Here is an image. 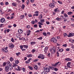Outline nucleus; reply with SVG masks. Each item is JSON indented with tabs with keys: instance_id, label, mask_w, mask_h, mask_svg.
<instances>
[{
	"instance_id": "1a4fd4ad",
	"label": "nucleus",
	"mask_w": 74,
	"mask_h": 74,
	"mask_svg": "<svg viewBox=\"0 0 74 74\" xmlns=\"http://www.w3.org/2000/svg\"><path fill=\"white\" fill-rule=\"evenodd\" d=\"M74 36V33H70L69 35L68 36V37H73Z\"/></svg>"
},
{
	"instance_id": "a18cd8bd",
	"label": "nucleus",
	"mask_w": 74,
	"mask_h": 74,
	"mask_svg": "<svg viewBox=\"0 0 74 74\" xmlns=\"http://www.w3.org/2000/svg\"><path fill=\"white\" fill-rule=\"evenodd\" d=\"M41 74H47V73L45 71L42 72Z\"/></svg>"
},
{
	"instance_id": "a19ab883",
	"label": "nucleus",
	"mask_w": 74,
	"mask_h": 74,
	"mask_svg": "<svg viewBox=\"0 0 74 74\" xmlns=\"http://www.w3.org/2000/svg\"><path fill=\"white\" fill-rule=\"evenodd\" d=\"M45 21V20L44 19H42L40 20L41 23H44V22Z\"/></svg>"
},
{
	"instance_id": "603ef678",
	"label": "nucleus",
	"mask_w": 74,
	"mask_h": 74,
	"mask_svg": "<svg viewBox=\"0 0 74 74\" xmlns=\"http://www.w3.org/2000/svg\"><path fill=\"white\" fill-rule=\"evenodd\" d=\"M38 40H42V37H41L37 38Z\"/></svg>"
},
{
	"instance_id": "b1692460",
	"label": "nucleus",
	"mask_w": 74,
	"mask_h": 74,
	"mask_svg": "<svg viewBox=\"0 0 74 74\" xmlns=\"http://www.w3.org/2000/svg\"><path fill=\"white\" fill-rule=\"evenodd\" d=\"M16 36L17 38H20L21 37V35L19 34H17L16 35Z\"/></svg>"
},
{
	"instance_id": "13d9d810",
	"label": "nucleus",
	"mask_w": 74,
	"mask_h": 74,
	"mask_svg": "<svg viewBox=\"0 0 74 74\" xmlns=\"http://www.w3.org/2000/svg\"><path fill=\"white\" fill-rule=\"evenodd\" d=\"M63 19H64V22H66V21H67V19L65 18H64Z\"/></svg>"
},
{
	"instance_id": "bf43d9fd",
	"label": "nucleus",
	"mask_w": 74,
	"mask_h": 74,
	"mask_svg": "<svg viewBox=\"0 0 74 74\" xmlns=\"http://www.w3.org/2000/svg\"><path fill=\"white\" fill-rule=\"evenodd\" d=\"M38 23L40 25H43V23H41L40 22H39Z\"/></svg>"
},
{
	"instance_id": "6e6552de",
	"label": "nucleus",
	"mask_w": 74,
	"mask_h": 74,
	"mask_svg": "<svg viewBox=\"0 0 74 74\" xmlns=\"http://www.w3.org/2000/svg\"><path fill=\"white\" fill-rule=\"evenodd\" d=\"M60 63V62H57L55 64H52V66H53V67H56L57 66V65H58V64Z\"/></svg>"
},
{
	"instance_id": "20e7f679",
	"label": "nucleus",
	"mask_w": 74,
	"mask_h": 74,
	"mask_svg": "<svg viewBox=\"0 0 74 74\" xmlns=\"http://www.w3.org/2000/svg\"><path fill=\"white\" fill-rule=\"evenodd\" d=\"M44 71L47 72V73H49L50 71V69L49 68H48L47 67H45L43 68Z\"/></svg>"
},
{
	"instance_id": "e433bc0d",
	"label": "nucleus",
	"mask_w": 74,
	"mask_h": 74,
	"mask_svg": "<svg viewBox=\"0 0 74 74\" xmlns=\"http://www.w3.org/2000/svg\"><path fill=\"white\" fill-rule=\"evenodd\" d=\"M63 51V50L62 49H60L59 50V51H60V52H62Z\"/></svg>"
},
{
	"instance_id": "864d4df0",
	"label": "nucleus",
	"mask_w": 74,
	"mask_h": 74,
	"mask_svg": "<svg viewBox=\"0 0 74 74\" xmlns=\"http://www.w3.org/2000/svg\"><path fill=\"white\" fill-rule=\"evenodd\" d=\"M46 23L47 25H49L50 23L49 21H46Z\"/></svg>"
},
{
	"instance_id": "69168bd1",
	"label": "nucleus",
	"mask_w": 74,
	"mask_h": 74,
	"mask_svg": "<svg viewBox=\"0 0 74 74\" xmlns=\"http://www.w3.org/2000/svg\"><path fill=\"white\" fill-rule=\"evenodd\" d=\"M30 27V26L29 25H28L27 26V29H29V28Z\"/></svg>"
},
{
	"instance_id": "2f4dec72",
	"label": "nucleus",
	"mask_w": 74,
	"mask_h": 74,
	"mask_svg": "<svg viewBox=\"0 0 74 74\" xmlns=\"http://www.w3.org/2000/svg\"><path fill=\"white\" fill-rule=\"evenodd\" d=\"M60 19V21H61V20H63V19H64V16H63V15H62Z\"/></svg>"
},
{
	"instance_id": "c9c22d12",
	"label": "nucleus",
	"mask_w": 74,
	"mask_h": 74,
	"mask_svg": "<svg viewBox=\"0 0 74 74\" xmlns=\"http://www.w3.org/2000/svg\"><path fill=\"white\" fill-rule=\"evenodd\" d=\"M54 70L55 71H58L59 69L56 68H54Z\"/></svg>"
},
{
	"instance_id": "9b49d317",
	"label": "nucleus",
	"mask_w": 74,
	"mask_h": 74,
	"mask_svg": "<svg viewBox=\"0 0 74 74\" xmlns=\"http://www.w3.org/2000/svg\"><path fill=\"white\" fill-rule=\"evenodd\" d=\"M5 18H2L0 20V22H1V23H3V22H5Z\"/></svg>"
},
{
	"instance_id": "49530a36",
	"label": "nucleus",
	"mask_w": 74,
	"mask_h": 74,
	"mask_svg": "<svg viewBox=\"0 0 74 74\" xmlns=\"http://www.w3.org/2000/svg\"><path fill=\"white\" fill-rule=\"evenodd\" d=\"M31 23L32 25H34V23H35V21H31Z\"/></svg>"
},
{
	"instance_id": "f03ea898",
	"label": "nucleus",
	"mask_w": 74,
	"mask_h": 74,
	"mask_svg": "<svg viewBox=\"0 0 74 74\" xmlns=\"http://www.w3.org/2000/svg\"><path fill=\"white\" fill-rule=\"evenodd\" d=\"M38 59H44L45 58L44 55L42 54H39V56H38Z\"/></svg>"
},
{
	"instance_id": "f257e3e1",
	"label": "nucleus",
	"mask_w": 74,
	"mask_h": 74,
	"mask_svg": "<svg viewBox=\"0 0 74 74\" xmlns=\"http://www.w3.org/2000/svg\"><path fill=\"white\" fill-rule=\"evenodd\" d=\"M20 48L21 49L22 51H26V49H28L29 47V45H21L20 46ZM24 48L25 49H24Z\"/></svg>"
},
{
	"instance_id": "09e8293b",
	"label": "nucleus",
	"mask_w": 74,
	"mask_h": 74,
	"mask_svg": "<svg viewBox=\"0 0 74 74\" xmlns=\"http://www.w3.org/2000/svg\"><path fill=\"white\" fill-rule=\"evenodd\" d=\"M64 37H66V36H67L68 35L66 33H65L64 34Z\"/></svg>"
},
{
	"instance_id": "c756f323",
	"label": "nucleus",
	"mask_w": 74,
	"mask_h": 74,
	"mask_svg": "<svg viewBox=\"0 0 74 74\" xmlns=\"http://www.w3.org/2000/svg\"><path fill=\"white\" fill-rule=\"evenodd\" d=\"M28 16L29 18H31L32 17V16H32V14H31L30 13L28 14Z\"/></svg>"
},
{
	"instance_id": "58836bf2",
	"label": "nucleus",
	"mask_w": 74,
	"mask_h": 74,
	"mask_svg": "<svg viewBox=\"0 0 74 74\" xmlns=\"http://www.w3.org/2000/svg\"><path fill=\"white\" fill-rule=\"evenodd\" d=\"M43 35L44 36H47V33H46V32H43Z\"/></svg>"
},
{
	"instance_id": "5701e85b",
	"label": "nucleus",
	"mask_w": 74,
	"mask_h": 74,
	"mask_svg": "<svg viewBox=\"0 0 74 74\" xmlns=\"http://www.w3.org/2000/svg\"><path fill=\"white\" fill-rule=\"evenodd\" d=\"M25 5L23 4L21 6V9H22V10H23L24 8H25Z\"/></svg>"
},
{
	"instance_id": "5fc2aeb1",
	"label": "nucleus",
	"mask_w": 74,
	"mask_h": 74,
	"mask_svg": "<svg viewBox=\"0 0 74 74\" xmlns=\"http://www.w3.org/2000/svg\"><path fill=\"white\" fill-rule=\"evenodd\" d=\"M67 66L69 68H71V67H70V65H69V64H67Z\"/></svg>"
},
{
	"instance_id": "a878e982",
	"label": "nucleus",
	"mask_w": 74,
	"mask_h": 74,
	"mask_svg": "<svg viewBox=\"0 0 74 74\" xmlns=\"http://www.w3.org/2000/svg\"><path fill=\"white\" fill-rule=\"evenodd\" d=\"M53 52L52 53H55V52H56V50H55V47H54L53 48Z\"/></svg>"
},
{
	"instance_id": "79ce46f5",
	"label": "nucleus",
	"mask_w": 74,
	"mask_h": 74,
	"mask_svg": "<svg viewBox=\"0 0 74 74\" xmlns=\"http://www.w3.org/2000/svg\"><path fill=\"white\" fill-rule=\"evenodd\" d=\"M56 20H57V21H60V18H59V17H57L56 19Z\"/></svg>"
},
{
	"instance_id": "473e14b6",
	"label": "nucleus",
	"mask_w": 74,
	"mask_h": 74,
	"mask_svg": "<svg viewBox=\"0 0 74 74\" xmlns=\"http://www.w3.org/2000/svg\"><path fill=\"white\" fill-rule=\"evenodd\" d=\"M73 13L72 12H69L67 13L68 15H71V14Z\"/></svg>"
},
{
	"instance_id": "412c9836",
	"label": "nucleus",
	"mask_w": 74,
	"mask_h": 74,
	"mask_svg": "<svg viewBox=\"0 0 74 74\" xmlns=\"http://www.w3.org/2000/svg\"><path fill=\"white\" fill-rule=\"evenodd\" d=\"M18 32L19 33H23V31L21 29H19L18 30Z\"/></svg>"
},
{
	"instance_id": "ddd939ff",
	"label": "nucleus",
	"mask_w": 74,
	"mask_h": 74,
	"mask_svg": "<svg viewBox=\"0 0 74 74\" xmlns=\"http://www.w3.org/2000/svg\"><path fill=\"white\" fill-rule=\"evenodd\" d=\"M32 60V58H30L28 60L25 62V63L26 64H29V63L30 62V60Z\"/></svg>"
},
{
	"instance_id": "e2e57ef3",
	"label": "nucleus",
	"mask_w": 74,
	"mask_h": 74,
	"mask_svg": "<svg viewBox=\"0 0 74 74\" xmlns=\"http://www.w3.org/2000/svg\"><path fill=\"white\" fill-rule=\"evenodd\" d=\"M13 64L14 66H18V65L17 64H16L15 63H13Z\"/></svg>"
},
{
	"instance_id": "4468645a",
	"label": "nucleus",
	"mask_w": 74,
	"mask_h": 74,
	"mask_svg": "<svg viewBox=\"0 0 74 74\" xmlns=\"http://www.w3.org/2000/svg\"><path fill=\"white\" fill-rule=\"evenodd\" d=\"M38 67L37 66V65H35L34 66V69H35V70H38Z\"/></svg>"
},
{
	"instance_id": "6ab92c4d",
	"label": "nucleus",
	"mask_w": 74,
	"mask_h": 74,
	"mask_svg": "<svg viewBox=\"0 0 74 74\" xmlns=\"http://www.w3.org/2000/svg\"><path fill=\"white\" fill-rule=\"evenodd\" d=\"M58 8H56L55 9L54 11L55 12H60V11L59 9H58Z\"/></svg>"
},
{
	"instance_id": "4d7b16f0",
	"label": "nucleus",
	"mask_w": 74,
	"mask_h": 74,
	"mask_svg": "<svg viewBox=\"0 0 74 74\" xmlns=\"http://www.w3.org/2000/svg\"><path fill=\"white\" fill-rule=\"evenodd\" d=\"M11 41L12 42H14V38H11Z\"/></svg>"
},
{
	"instance_id": "c85d7f7f",
	"label": "nucleus",
	"mask_w": 74,
	"mask_h": 74,
	"mask_svg": "<svg viewBox=\"0 0 74 74\" xmlns=\"http://www.w3.org/2000/svg\"><path fill=\"white\" fill-rule=\"evenodd\" d=\"M10 62H12L14 60V58L12 57H11L10 58Z\"/></svg>"
},
{
	"instance_id": "c03bdc74",
	"label": "nucleus",
	"mask_w": 74,
	"mask_h": 74,
	"mask_svg": "<svg viewBox=\"0 0 74 74\" xmlns=\"http://www.w3.org/2000/svg\"><path fill=\"white\" fill-rule=\"evenodd\" d=\"M58 2L59 3V4H62L63 3H62L61 1H58Z\"/></svg>"
},
{
	"instance_id": "9d476101",
	"label": "nucleus",
	"mask_w": 74,
	"mask_h": 74,
	"mask_svg": "<svg viewBox=\"0 0 74 74\" xmlns=\"http://www.w3.org/2000/svg\"><path fill=\"white\" fill-rule=\"evenodd\" d=\"M9 47L10 48H14V45L12 43H10L9 44Z\"/></svg>"
},
{
	"instance_id": "0eeeda50",
	"label": "nucleus",
	"mask_w": 74,
	"mask_h": 74,
	"mask_svg": "<svg viewBox=\"0 0 74 74\" xmlns=\"http://www.w3.org/2000/svg\"><path fill=\"white\" fill-rule=\"evenodd\" d=\"M49 6L51 8H53L55 7V3H51L49 4Z\"/></svg>"
},
{
	"instance_id": "f704fd0d",
	"label": "nucleus",
	"mask_w": 74,
	"mask_h": 74,
	"mask_svg": "<svg viewBox=\"0 0 74 74\" xmlns=\"http://www.w3.org/2000/svg\"><path fill=\"white\" fill-rule=\"evenodd\" d=\"M22 70L24 72H26V69L25 68H23Z\"/></svg>"
},
{
	"instance_id": "aec40b11",
	"label": "nucleus",
	"mask_w": 74,
	"mask_h": 74,
	"mask_svg": "<svg viewBox=\"0 0 74 74\" xmlns=\"http://www.w3.org/2000/svg\"><path fill=\"white\" fill-rule=\"evenodd\" d=\"M12 6H14V7L16 6V5H17V4L16 3L14 2L12 3Z\"/></svg>"
},
{
	"instance_id": "cd10ccee",
	"label": "nucleus",
	"mask_w": 74,
	"mask_h": 74,
	"mask_svg": "<svg viewBox=\"0 0 74 74\" xmlns=\"http://www.w3.org/2000/svg\"><path fill=\"white\" fill-rule=\"evenodd\" d=\"M39 19H42V14L40 15L38 17Z\"/></svg>"
},
{
	"instance_id": "680f3d73",
	"label": "nucleus",
	"mask_w": 74,
	"mask_h": 74,
	"mask_svg": "<svg viewBox=\"0 0 74 74\" xmlns=\"http://www.w3.org/2000/svg\"><path fill=\"white\" fill-rule=\"evenodd\" d=\"M9 4V3L8 2H5V5H8Z\"/></svg>"
},
{
	"instance_id": "de8ad7c7",
	"label": "nucleus",
	"mask_w": 74,
	"mask_h": 74,
	"mask_svg": "<svg viewBox=\"0 0 74 74\" xmlns=\"http://www.w3.org/2000/svg\"><path fill=\"white\" fill-rule=\"evenodd\" d=\"M50 69H51V70H54V67L53 66H50Z\"/></svg>"
},
{
	"instance_id": "4be33fe9",
	"label": "nucleus",
	"mask_w": 74,
	"mask_h": 74,
	"mask_svg": "<svg viewBox=\"0 0 74 74\" xmlns=\"http://www.w3.org/2000/svg\"><path fill=\"white\" fill-rule=\"evenodd\" d=\"M36 42H30V44L31 45H34V44H36Z\"/></svg>"
},
{
	"instance_id": "338daca9",
	"label": "nucleus",
	"mask_w": 74,
	"mask_h": 74,
	"mask_svg": "<svg viewBox=\"0 0 74 74\" xmlns=\"http://www.w3.org/2000/svg\"><path fill=\"white\" fill-rule=\"evenodd\" d=\"M34 27H35V28L37 27V24H35L34 25Z\"/></svg>"
},
{
	"instance_id": "6e6d98bb",
	"label": "nucleus",
	"mask_w": 74,
	"mask_h": 74,
	"mask_svg": "<svg viewBox=\"0 0 74 74\" xmlns=\"http://www.w3.org/2000/svg\"><path fill=\"white\" fill-rule=\"evenodd\" d=\"M6 63L7 64H9L10 63V62L8 61L6 62Z\"/></svg>"
},
{
	"instance_id": "7c9ffc66",
	"label": "nucleus",
	"mask_w": 74,
	"mask_h": 74,
	"mask_svg": "<svg viewBox=\"0 0 74 74\" xmlns=\"http://www.w3.org/2000/svg\"><path fill=\"white\" fill-rule=\"evenodd\" d=\"M17 68L18 71H21V67H19V66H18Z\"/></svg>"
},
{
	"instance_id": "423d86ee",
	"label": "nucleus",
	"mask_w": 74,
	"mask_h": 74,
	"mask_svg": "<svg viewBox=\"0 0 74 74\" xmlns=\"http://www.w3.org/2000/svg\"><path fill=\"white\" fill-rule=\"evenodd\" d=\"M34 13H35L36 14H33V16H38L39 15V14H38L39 12L38 11H36L34 12Z\"/></svg>"
},
{
	"instance_id": "393cba45",
	"label": "nucleus",
	"mask_w": 74,
	"mask_h": 74,
	"mask_svg": "<svg viewBox=\"0 0 74 74\" xmlns=\"http://www.w3.org/2000/svg\"><path fill=\"white\" fill-rule=\"evenodd\" d=\"M28 68H29V70H33V67L32 66H29L28 67Z\"/></svg>"
},
{
	"instance_id": "f3484780",
	"label": "nucleus",
	"mask_w": 74,
	"mask_h": 74,
	"mask_svg": "<svg viewBox=\"0 0 74 74\" xmlns=\"http://www.w3.org/2000/svg\"><path fill=\"white\" fill-rule=\"evenodd\" d=\"M48 49V47H47L45 48L44 51L45 53H47Z\"/></svg>"
},
{
	"instance_id": "7ed1b4c3",
	"label": "nucleus",
	"mask_w": 74,
	"mask_h": 74,
	"mask_svg": "<svg viewBox=\"0 0 74 74\" xmlns=\"http://www.w3.org/2000/svg\"><path fill=\"white\" fill-rule=\"evenodd\" d=\"M8 48V47H6L5 48H3L2 49V51L5 53H7L8 52V51L7 50Z\"/></svg>"
},
{
	"instance_id": "39448f33",
	"label": "nucleus",
	"mask_w": 74,
	"mask_h": 74,
	"mask_svg": "<svg viewBox=\"0 0 74 74\" xmlns=\"http://www.w3.org/2000/svg\"><path fill=\"white\" fill-rule=\"evenodd\" d=\"M51 41L52 42H54V43H56V42H57V40L55 38L53 37L51 38Z\"/></svg>"
},
{
	"instance_id": "ea45409f",
	"label": "nucleus",
	"mask_w": 74,
	"mask_h": 74,
	"mask_svg": "<svg viewBox=\"0 0 74 74\" xmlns=\"http://www.w3.org/2000/svg\"><path fill=\"white\" fill-rule=\"evenodd\" d=\"M6 64H7L6 62H4L3 63V64L2 65L3 66H6Z\"/></svg>"
},
{
	"instance_id": "dca6fc26",
	"label": "nucleus",
	"mask_w": 74,
	"mask_h": 74,
	"mask_svg": "<svg viewBox=\"0 0 74 74\" xmlns=\"http://www.w3.org/2000/svg\"><path fill=\"white\" fill-rule=\"evenodd\" d=\"M65 60L66 61H72V59L69 58H65Z\"/></svg>"
},
{
	"instance_id": "3c124183",
	"label": "nucleus",
	"mask_w": 74,
	"mask_h": 74,
	"mask_svg": "<svg viewBox=\"0 0 74 74\" xmlns=\"http://www.w3.org/2000/svg\"><path fill=\"white\" fill-rule=\"evenodd\" d=\"M39 60V59H36L34 60V62H37V61H38Z\"/></svg>"
},
{
	"instance_id": "37998d69",
	"label": "nucleus",
	"mask_w": 74,
	"mask_h": 74,
	"mask_svg": "<svg viewBox=\"0 0 74 74\" xmlns=\"http://www.w3.org/2000/svg\"><path fill=\"white\" fill-rule=\"evenodd\" d=\"M64 16H65V17H68V16L67 14H66V13H64Z\"/></svg>"
},
{
	"instance_id": "4c0bfd02",
	"label": "nucleus",
	"mask_w": 74,
	"mask_h": 74,
	"mask_svg": "<svg viewBox=\"0 0 74 74\" xmlns=\"http://www.w3.org/2000/svg\"><path fill=\"white\" fill-rule=\"evenodd\" d=\"M30 2V1L29 0H27L26 1V3L27 5H28L29 4V2Z\"/></svg>"
},
{
	"instance_id": "0e129e2a",
	"label": "nucleus",
	"mask_w": 74,
	"mask_h": 74,
	"mask_svg": "<svg viewBox=\"0 0 74 74\" xmlns=\"http://www.w3.org/2000/svg\"><path fill=\"white\" fill-rule=\"evenodd\" d=\"M66 51H70V49L69 48H67L66 49Z\"/></svg>"
},
{
	"instance_id": "2eb2a0df",
	"label": "nucleus",
	"mask_w": 74,
	"mask_h": 74,
	"mask_svg": "<svg viewBox=\"0 0 74 74\" xmlns=\"http://www.w3.org/2000/svg\"><path fill=\"white\" fill-rule=\"evenodd\" d=\"M26 56L27 58H32V57L33 56V55H32V54H27Z\"/></svg>"
},
{
	"instance_id": "8fccbe9b",
	"label": "nucleus",
	"mask_w": 74,
	"mask_h": 74,
	"mask_svg": "<svg viewBox=\"0 0 74 74\" xmlns=\"http://www.w3.org/2000/svg\"><path fill=\"white\" fill-rule=\"evenodd\" d=\"M35 51H36V50L34 49H33L32 51V53H34V52H35Z\"/></svg>"
},
{
	"instance_id": "774afa93",
	"label": "nucleus",
	"mask_w": 74,
	"mask_h": 74,
	"mask_svg": "<svg viewBox=\"0 0 74 74\" xmlns=\"http://www.w3.org/2000/svg\"><path fill=\"white\" fill-rule=\"evenodd\" d=\"M11 66H12V64H10L9 65V67H11Z\"/></svg>"
},
{
	"instance_id": "052dcab7",
	"label": "nucleus",
	"mask_w": 74,
	"mask_h": 74,
	"mask_svg": "<svg viewBox=\"0 0 74 74\" xmlns=\"http://www.w3.org/2000/svg\"><path fill=\"white\" fill-rule=\"evenodd\" d=\"M58 52H59V51H57L56 53V54H57V57H58L59 56V53Z\"/></svg>"
},
{
	"instance_id": "f8f14e48",
	"label": "nucleus",
	"mask_w": 74,
	"mask_h": 74,
	"mask_svg": "<svg viewBox=\"0 0 74 74\" xmlns=\"http://www.w3.org/2000/svg\"><path fill=\"white\" fill-rule=\"evenodd\" d=\"M5 71L7 72H8L9 71V67L7 66H6L5 67Z\"/></svg>"
},
{
	"instance_id": "a211bd4d",
	"label": "nucleus",
	"mask_w": 74,
	"mask_h": 74,
	"mask_svg": "<svg viewBox=\"0 0 74 74\" xmlns=\"http://www.w3.org/2000/svg\"><path fill=\"white\" fill-rule=\"evenodd\" d=\"M24 18H25V15H21L20 17V19H23Z\"/></svg>"
},
{
	"instance_id": "72a5a7b5",
	"label": "nucleus",
	"mask_w": 74,
	"mask_h": 74,
	"mask_svg": "<svg viewBox=\"0 0 74 74\" xmlns=\"http://www.w3.org/2000/svg\"><path fill=\"white\" fill-rule=\"evenodd\" d=\"M16 54L17 56H19L20 55H21V53L20 52H18L17 53H16Z\"/></svg>"
},
{
	"instance_id": "bb28decb",
	"label": "nucleus",
	"mask_w": 74,
	"mask_h": 74,
	"mask_svg": "<svg viewBox=\"0 0 74 74\" xmlns=\"http://www.w3.org/2000/svg\"><path fill=\"white\" fill-rule=\"evenodd\" d=\"M15 63L16 64H18L19 63V61L18 60H16L15 61Z\"/></svg>"
}]
</instances>
